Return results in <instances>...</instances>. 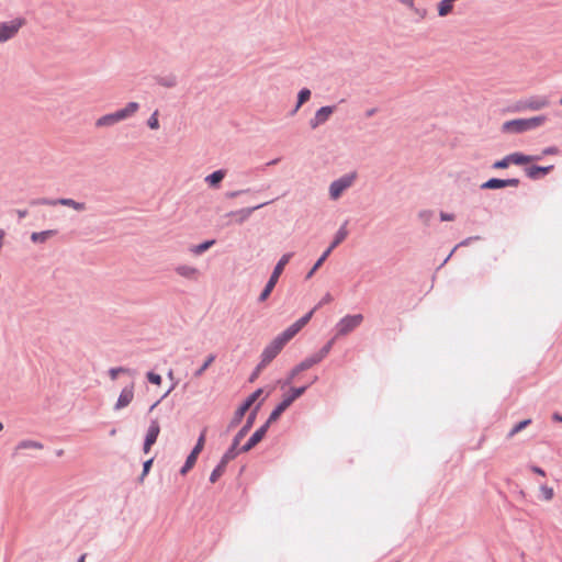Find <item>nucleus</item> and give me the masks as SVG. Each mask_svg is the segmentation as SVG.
<instances>
[{
    "instance_id": "27",
    "label": "nucleus",
    "mask_w": 562,
    "mask_h": 562,
    "mask_svg": "<svg viewBox=\"0 0 562 562\" xmlns=\"http://www.w3.org/2000/svg\"><path fill=\"white\" fill-rule=\"evenodd\" d=\"M273 423H269V418L262 424L255 432L249 437L256 445H258L266 437L270 426Z\"/></svg>"
},
{
    "instance_id": "11",
    "label": "nucleus",
    "mask_w": 562,
    "mask_h": 562,
    "mask_svg": "<svg viewBox=\"0 0 562 562\" xmlns=\"http://www.w3.org/2000/svg\"><path fill=\"white\" fill-rule=\"evenodd\" d=\"M273 201L274 200H270V201H266L263 203L257 204L255 206L244 207V209H240V210H237V211H231V212L225 214V217H234L235 218V223H237L238 225H241V224H244L250 217V215L255 211H257V210H259V209H261V207L272 203Z\"/></svg>"
},
{
    "instance_id": "59",
    "label": "nucleus",
    "mask_w": 562,
    "mask_h": 562,
    "mask_svg": "<svg viewBox=\"0 0 562 562\" xmlns=\"http://www.w3.org/2000/svg\"><path fill=\"white\" fill-rule=\"evenodd\" d=\"M430 215H431V212H429V211H422V212L419 213V216H420L422 218H425V220H428V218L430 217Z\"/></svg>"
},
{
    "instance_id": "45",
    "label": "nucleus",
    "mask_w": 562,
    "mask_h": 562,
    "mask_svg": "<svg viewBox=\"0 0 562 562\" xmlns=\"http://www.w3.org/2000/svg\"><path fill=\"white\" fill-rule=\"evenodd\" d=\"M146 378L149 383L155 384V385H160L162 382L161 375L154 371H148L146 374Z\"/></svg>"
},
{
    "instance_id": "55",
    "label": "nucleus",
    "mask_w": 562,
    "mask_h": 562,
    "mask_svg": "<svg viewBox=\"0 0 562 562\" xmlns=\"http://www.w3.org/2000/svg\"><path fill=\"white\" fill-rule=\"evenodd\" d=\"M454 217H456V216H454V214H452V213H447V212H443V211H441V212H440V220H441L442 222H450V221H453V220H454Z\"/></svg>"
},
{
    "instance_id": "51",
    "label": "nucleus",
    "mask_w": 562,
    "mask_h": 562,
    "mask_svg": "<svg viewBox=\"0 0 562 562\" xmlns=\"http://www.w3.org/2000/svg\"><path fill=\"white\" fill-rule=\"evenodd\" d=\"M559 153H560V149L557 146H549V147L543 148L539 156H541V158H542L543 156L558 155Z\"/></svg>"
},
{
    "instance_id": "41",
    "label": "nucleus",
    "mask_w": 562,
    "mask_h": 562,
    "mask_svg": "<svg viewBox=\"0 0 562 562\" xmlns=\"http://www.w3.org/2000/svg\"><path fill=\"white\" fill-rule=\"evenodd\" d=\"M528 121H529V128L531 131V130H535V128L541 126L547 121V116L538 115V116L529 117Z\"/></svg>"
},
{
    "instance_id": "62",
    "label": "nucleus",
    "mask_w": 562,
    "mask_h": 562,
    "mask_svg": "<svg viewBox=\"0 0 562 562\" xmlns=\"http://www.w3.org/2000/svg\"><path fill=\"white\" fill-rule=\"evenodd\" d=\"M552 419L562 423V415H560L559 413H554L552 415Z\"/></svg>"
},
{
    "instance_id": "10",
    "label": "nucleus",
    "mask_w": 562,
    "mask_h": 562,
    "mask_svg": "<svg viewBox=\"0 0 562 562\" xmlns=\"http://www.w3.org/2000/svg\"><path fill=\"white\" fill-rule=\"evenodd\" d=\"M356 179V173H347L339 179L333 181L329 186V196L331 200L339 199L342 193L352 186Z\"/></svg>"
},
{
    "instance_id": "32",
    "label": "nucleus",
    "mask_w": 562,
    "mask_h": 562,
    "mask_svg": "<svg viewBox=\"0 0 562 562\" xmlns=\"http://www.w3.org/2000/svg\"><path fill=\"white\" fill-rule=\"evenodd\" d=\"M198 458L199 457H196L192 453H189L184 461V464L181 467L179 473L183 476L187 475L195 465Z\"/></svg>"
},
{
    "instance_id": "37",
    "label": "nucleus",
    "mask_w": 562,
    "mask_h": 562,
    "mask_svg": "<svg viewBox=\"0 0 562 562\" xmlns=\"http://www.w3.org/2000/svg\"><path fill=\"white\" fill-rule=\"evenodd\" d=\"M30 448H35V449H43V445L40 442V441H34V440H22L19 442V445L16 446V450H20V449H30Z\"/></svg>"
},
{
    "instance_id": "35",
    "label": "nucleus",
    "mask_w": 562,
    "mask_h": 562,
    "mask_svg": "<svg viewBox=\"0 0 562 562\" xmlns=\"http://www.w3.org/2000/svg\"><path fill=\"white\" fill-rule=\"evenodd\" d=\"M312 92L308 88H302L297 93L296 109H300L311 99Z\"/></svg>"
},
{
    "instance_id": "16",
    "label": "nucleus",
    "mask_w": 562,
    "mask_h": 562,
    "mask_svg": "<svg viewBox=\"0 0 562 562\" xmlns=\"http://www.w3.org/2000/svg\"><path fill=\"white\" fill-rule=\"evenodd\" d=\"M554 169V166L553 165H549V166H540V165H531V166H528L526 167L524 170H525V175L527 178L531 179V180H539L543 177H546L547 175L551 173Z\"/></svg>"
},
{
    "instance_id": "2",
    "label": "nucleus",
    "mask_w": 562,
    "mask_h": 562,
    "mask_svg": "<svg viewBox=\"0 0 562 562\" xmlns=\"http://www.w3.org/2000/svg\"><path fill=\"white\" fill-rule=\"evenodd\" d=\"M310 385L302 386H292L289 392L283 394L282 400L277 406L271 411L269 415V423H276L280 419L281 415L305 392L308 390Z\"/></svg>"
},
{
    "instance_id": "56",
    "label": "nucleus",
    "mask_w": 562,
    "mask_h": 562,
    "mask_svg": "<svg viewBox=\"0 0 562 562\" xmlns=\"http://www.w3.org/2000/svg\"><path fill=\"white\" fill-rule=\"evenodd\" d=\"M529 469H530V471H531V472H533L535 474H538V475H541V476H546V475H547V474H546V471H544L542 468L538 467V465L531 464V465L529 467Z\"/></svg>"
},
{
    "instance_id": "12",
    "label": "nucleus",
    "mask_w": 562,
    "mask_h": 562,
    "mask_svg": "<svg viewBox=\"0 0 562 562\" xmlns=\"http://www.w3.org/2000/svg\"><path fill=\"white\" fill-rule=\"evenodd\" d=\"M237 456L233 453V450H226L222 456L217 465L213 469L210 475V482L216 483L220 477L225 473L227 464L233 461Z\"/></svg>"
},
{
    "instance_id": "5",
    "label": "nucleus",
    "mask_w": 562,
    "mask_h": 562,
    "mask_svg": "<svg viewBox=\"0 0 562 562\" xmlns=\"http://www.w3.org/2000/svg\"><path fill=\"white\" fill-rule=\"evenodd\" d=\"M263 393V389L259 387L256 391H254L251 394H249L236 408L233 418L227 425V429L225 434L229 432L234 428H236L244 419L246 413L250 409V407L256 403V401L259 398V396Z\"/></svg>"
},
{
    "instance_id": "31",
    "label": "nucleus",
    "mask_w": 562,
    "mask_h": 562,
    "mask_svg": "<svg viewBox=\"0 0 562 562\" xmlns=\"http://www.w3.org/2000/svg\"><path fill=\"white\" fill-rule=\"evenodd\" d=\"M331 252H329L327 249L321 255V257L315 261L313 267L310 269V271L306 273L305 279H311L316 271L324 265L326 259L329 257Z\"/></svg>"
},
{
    "instance_id": "61",
    "label": "nucleus",
    "mask_w": 562,
    "mask_h": 562,
    "mask_svg": "<svg viewBox=\"0 0 562 562\" xmlns=\"http://www.w3.org/2000/svg\"><path fill=\"white\" fill-rule=\"evenodd\" d=\"M457 249H454V247L452 248V250L450 251V254L446 257V259L443 260V262L441 263L440 267H442L443 265H446L448 262V260L451 258V256L453 255V252L456 251Z\"/></svg>"
},
{
    "instance_id": "54",
    "label": "nucleus",
    "mask_w": 562,
    "mask_h": 562,
    "mask_svg": "<svg viewBox=\"0 0 562 562\" xmlns=\"http://www.w3.org/2000/svg\"><path fill=\"white\" fill-rule=\"evenodd\" d=\"M520 184V180L518 178H508L505 179V187H518Z\"/></svg>"
},
{
    "instance_id": "34",
    "label": "nucleus",
    "mask_w": 562,
    "mask_h": 562,
    "mask_svg": "<svg viewBox=\"0 0 562 562\" xmlns=\"http://www.w3.org/2000/svg\"><path fill=\"white\" fill-rule=\"evenodd\" d=\"M438 15L443 18L450 14L453 10V4L449 0H441L437 4Z\"/></svg>"
},
{
    "instance_id": "14",
    "label": "nucleus",
    "mask_w": 562,
    "mask_h": 562,
    "mask_svg": "<svg viewBox=\"0 0 562 562\" xmlns=\"http://www.w3.org/2000/svg\"><path fill=\"white\" fill-rule=\"evenodd\" d=\"M160 434V425L157 419H151L147 432L145 435L143 451L149 453L151 447L156 443Z\"/></svg>"
},
{
    "instance_id": "64",
    "label": "nucleus",
    "mask_w": 562,
    "mask_h": 562,
    "mask_svg": "<svg viewBox=\"0 0 562 562\" xmlns=\"http://www.w3.org/2000/svg\"><path fill=\"white\" fill-rule=\"evenodd\" d=\"M86 557H87V553L81 554V555L78 558L77 562H85Z\"/></svg>"
},
{
    "instance_id": "3",
    "label": "nucleus",
    "mask_w": 562,
    "mask_h": 562,
    "mask_svg": "<svg viewBox=\"0 0 562 562\" xmlns=\"http://www.w3.org/2000/svg\"><path fill=\"white\" fill-rule=\"evenodd\" d=\"M293 255V252H286L279 259L269 277V280L258 296L259 303H263L269 299L279 281L280 276L283 273L285 266L289 263Z\"/></svg>"
},
{
    "instance_id": "21",
    "label": "nucleus",
    "mask_w": 562,
    "mask_h": 562,
    "mask_svg": "<svg viewBox=\"0 0 562 562\" xmlns=\"http://www.w3.org/2000/svg\"><path fill=\"white\" fill-rule=\"evenodd\" d=\"M226 176L225 169H218L210 173L205 177V182L209 184L210 188L217 189L221 186V182Z\"/></svg>"
},
{
    "instance_id": "25",
    "label": "nucleus",
    "mask_w": 562,
    "mask_h": 562,
    "mask_svg": "<svg viewBox=\"0 0 562 562\" xmlns=\"http://www.w3.org/2000/svg\"><path fill=\"white\" fill-rule=\"evenodd\" d=\"M175 270L179 276L189 280H196L199 276V270L196 268L187 265L178 266Z\"/></svg>"
},
{
    "instance_id": "13",
    "label": "nucleus",
    "mask_w": 562,
    "mask_h": 562,
    "mask_svg": "<svg viewBox=\"0 0 562 562\" xmlns=\"http://www.w3.org/2000/svg\"><path fill=\"white\" fill-rule=\"evenodd\" d=\"M502 132L507 134H521L530 131L528 119H514L503 123Z\"/></svg>"
},
{
    "instance_id": "6",
    "label": "nucleus",
    "mask_w": 562,
    "mask_h": 562,
    "mask_svg": "<svg viewBox=\"0 0 562 562\" xmlns=\"http://www.w3.org/2000/svg\"><path fill=\"white\" fill-rule=\"evenodd\" d=\"M261 404H262V401L259 402L251 409V412L248 414V416L246 418L245 424L241 426V428L234 436V438L232 440V443L227 448V450H233V453H235L236 456H238V447H239L241 440L247 436V434L250 431V429L252 428V426H254V424L256 422V417H257V414H258V412H259V409L261 407Z\"/></svg>"
},
{
    "instance_id": "46",
    "label": "nucleus",
    "mask_w": 562,
    "mask_h": 562,
    "mask_svg": "<svg viewBox=\"0 0 562 562\" xmlns=\"http://www.w3.org/2000/svg\"><path fill=\"white\" fill-rule=\"evenodd\" d=\"M31 205H55V200L48 198H37L30 201Z\"/></svg>"
},
{
    "instance_id": "42",
    "label": "nucleus",
    "mask_w": 562,
    "mask_h": 562,
    "mask_svg": "<svg viewBox=\"0 0 562 562\" xmlns=\"http://www.w3.org/2000/svg\"><path fill=\"white\" fill-rule=\"evenodd\" d=\"M292 339V337H290L285 330H283L281 334H279L273 340L276 342V345H278L279 347H281L282 349L284 348V346Z\"/></svg>"
},
{
    "instance_id": "4",
    "label": "nucleus",
    "mask_w": 562,
    "mask_h": 562,
    "mask_svg": "<svg viewBox=\"0 0 562 562\" xmlns=\"http://www.w3.org/2000/svg\"><path fill=\"white\" fill-rule=\"evenodd\" d=\"M139 109V104L137 102H128L123 109H120L113 113L105 114L99 117L95 122L97 127H108L117 124L124 120H127L133 114H135Z\"/></svg>"
},
{
    "instance_id": "60",
    "label": "nucleus",
    "mask_w": 562,
    "mask_h": 562,
    "mask_svg": "<svg viewBox=\"0 0 562 562\" xmlns=\"http://www.w3.org/2000/svg\"><path fill=\"white\" fill-rule=\"evenodd\" d=\"M457 249H454V247L452 248V250L450 251V254L446 257V259L443 260V262L441 263L440 267H442L443 265H446L448 262V260L451 258V256L453 255V252L456 251Z\"/></svg>"
},
{
    "instance_id": "33",
    "label": "nucleus",
    "mask_w": 562,
    "mask_h": 562,
    "mask_svg": "<svg viewBox=\"0 0 562 562\" xmlns=\"http://www.w3.org/2000/svg\"><path fill=\"white\" fill-rule=\"evenodd\" d=\"M216 243L215 239H206L198 245H195L191 251L194 254V255H202L204 254L205 251H207L214 244Z\"/></svg>"
},
{
    "instance_id": "18",
    "label": "nucleus",
    "mask_w": 562,
    "mask_h": 562,
    "mask_svg": "<svg viewBox=\"0 0 562 562\" xmlns=\"http://www.w3.org/2000/svg\"><path fill=\"white\" fill-rule=\"evenodd\" d=\"M314 312H315V308H312L310 312H307L305 315H303L301 318H299L296 322H294L291 326H289L285 329V333L293 339L301 331V329L305 325H307V323L311 321Z\"/></svg>"
},
{
    "instance_id": "38",
    "label": "nucleus",
    "mask_w": 562,
    "mask_h": 562,
    "mask_svg": "<svg viewBox=\"0 0 562 562\" xmlns=\"http://www.w3.org/2000/svg\"><path fill=\"white\" fill-rule=\"evenodd\" d=\"M269 363L263 362V359L261 358L260 362L256 366L254 371L251 372L248 381L250 383H254L258 376L260 375L261 371L268 366Z\"/></svg>"
},
{
    "instance_id": "23",
    "label": "nucleus",
    "mask_w": 562,
    "mask_h": 562,
    "mask_svg": "<svg viewBox=\"0 0 562 562\" xmlns=\"http://www.w3.org/2000/svg\"><path fill=\"white\" fill-rule=\"evenodd\" d=\"M347 222H345L340 228L336 232L334 239L330 245L327 247V250L331 252L337 246H339L348 236V231L346 228Z\"/></svg>"
},
{
    "instance_id": "24",
    "label": "nucleus",
    "mask_w": 562,
    "mask_h": 562,
    "mask_svg": "<svg viewBox=\"0 0 562 562\" xmlns=\"http://www.w3.org/2000/svg\"><path fill=\"white\" fill-rule=\"evenodd\" d=\"M154 80L157 85L165 88H175L178 85V78L175 74H169L167 76H154Z\"/></svg>"
},
{
    "instance_id": "1",
    "label": "nucleus",
    "mask_w": 562,
    "mask_h": 562,
    "mask_svg": "<svg viewBox=\"0 0 562 562\" xmlns=\"http://www.w3.org/2000/svg\"><path fill=\"white\" fill-rule=\"evenodd\" d=\"M336 337L329 339L317 352L314 355L305 358L303 361H301L299 364H296L294 368L291 369L288 376L283 381H279L281 384V387H285L290 385L296 375H299L301 372L306 371L311 369L313 366L319 363L325 359L328 353L330 352L334 344H335Z\"/></svg>"
},
{
    "instance_id": "57",
    "label": "nucleus",
    "mask_w": 562,
    "mask_h": 562,
    "mask_svg": "<svg viewBox=\"0 0 562 562\" xmlns=\"http://www.w3.org/2000/svg\"><path fill=\"white\" fill-rule=\"evenodd\" d=\"M16 214H18L19 218L22 220L27 216L29 211L27 210H16Z\"/></svg>"
},
{
    "instance_id": "39",
    "label": "nucleus",
    "mask_w": 562,
    "mask_h": 562,
    "mask_svg": "<svg viewBox=\"0 0 562 562\" xmlns=\"http://www.w3.org/2000/svg\"><path fill=\"white\" fill-rule=\"evenodd\" d=\"M401 2L414 10L415 13L419 15V18L424 19L426 16L427 10L425 8L416 7L414 0H401Z\"/></svg>"
},
{
    "instance_id": "8",
    "label": "nucleus",
    "mask_w": 562,
    "mask_h": 562,
    "mask_svg": "<svg viewBox=\"0 0 562 562\" xmlns=\"http://www.w3.org/2000/svg\"><path fill=\"white\" fill-rule=\"evenodd\" d=\"M25 24L26 20L24 18H15L11 21L0 22V43L13 38Z\"/></svg>"
},
{
    "instance_id": "50",
    "label": "nucleus",
    "mask_w": 562,
    "mask_h": 562,
    "mask_svg": "<svg viewBox=\"0 0 562 562\" xmlns=\"http://www.w3.org/2000/svg\"><path fill=\"white\" fill-rule=\"evenodd\" d=\"M251 189H243V190H236V191H227L225 193V198L227 199H235L241 194L249 193Z\"/></svg>"
},
{
    "instance_id": "26",
    "label": "nucleus",
    "mask_w": 562,
    "mask_h": 562,
    "mask_svg": "<svg viewBox=\"0 0 562 562\" xmlns=\"http://www.w3.org/2000/svg\"><path fill=\"white\" fill-rule=\"evenodd\" d=\"M55 205H64V206L72 207L74 210L79 211V212L86 210V204L83 202H77L69 198L56 199Z\"/></svg>"
},
{
    "instance_id": "7",
    "label": "nucleus",
    "mask_w": 562,
    "mask_h": 562,
    "mask_svg": "<svg viewBox=\"0 0 562 562\" xmlns=\"http://www.w3.org/2000/svg\"><path fill=\"white\" fill-rule=\"evenodd\" d=\"M549 105V100L543 95H533L529 99L518 100L512 108L513 112H522L526 110L539 111Z\"/></svg>"
},
{
    "instance_id": "52",
    "label": "nucleus",
    "mask_w": 562,
    "mask_h": 562,
    "mask_svg": "<svg viewBox=\"0 0 562 562\" xmlns=\"http://www.w3.org/2000/svg\"><path fill=\"white\" fill-rule=\"evenodd\" d=\"M479 239H481V236L468 237V238L463 239L462 241H460L459 244H457L454 246V249H458L459 247L469 246L473 240H479Z\"/></svg>"
},
{
    "instance_id": "28",
    "label": "nucleus",
    "mask_w": 562,
    "mask_h": 562,
    "mask_svg": "<svg viewBox=\"0 0 562 562\" xmlns=\"http://www.w3.org/2000/svg\"><path fill=\"white\" fill-rule=\"evenodd\" d=\"M504 188H506L505 179H501V178H491L480 186V189H482V190H498V189H504Z\"/></svg>"
},
{
    "instance_id": "29",
    "label": "nucleus",
    "mask_w": 562,
    "mask_h": 562,
    "mask_svg": "<svg viewBox=\"0 0 562 562\" xmlns=\"http://www.w3.org/2000/svg\"><path fill=\"white\" fill-rule=\"evenodd\" d=\"M206 431H207L206 427L202 429V431L200 432V436L198 437V440H196L194 447L192 448V450L190 451V453H192L196 457L200 456V453L203 451L204 446H205Z\"/></svg>"
},
{
    "instance_id": "20",
    "label": "nucleus",
    "mask_w": 562,
    "mask_h": 562,
    "mask_svg": "<svg viewBox=\"0 0 562 562\" xmlns=\"http://www.w3.org/2000/svg\"><path fill=\"white\" fill-rule=\"evenodd\" d=\"M282 348L276 345L274 340H272L268 346L265 347L261 358L263 362L270 363L280 352Z\"/></svg>"
},
{
    "instance_id": "49",
    "label": "nucleus",
    "mask_w": 562,
    "mask_h": 562,
    "mask_svg": "<svg viewBox=\"0 0 562 562\" xmlns=\"http://www.w3.org/2000/svg\"><path fill=\"white\" fill-rule=\"evenodd\" d=\"M541 492L543 494V498L546 501H551L554 496V492L552 487H549L548 485H541Z\"/></svg>"
},
{
    "instance_id": "47",
    "label": "nucleus",
    "mask_w": 562,
    "mask_h": 562,
    "mask_svg": "<svg viewBox=\"0 0 562 562\" xmlns=\"http://www.w3.org/2000/svg\"><path fill=\"white\" fill-rule=\"evenodd\" d=\"M154 458H150L143 463V471L139 476V481L143 482L144 477L149 473L151 467H153Z\"/></svg>"
},
{
    "instance_id": "15",
    "label": "nucleus",
    "mask_w": 562,
    "mask_h": 562,
    "mask_svg": "<svg viewBox=\"0 0 562 562\" xmlns=\"http://www.w3.org/2000/svg\"><path fill=\"white\" fill-rule=\"evenodd\" d=\"M337 106L336 105H325V106H322L319 108L314 117H312L308 122L310 124V127L312 130H315L317 128L319 125L326 123L329 117L334 114V112L336 111Z\"/></svg>"
},
{
    "instance_id": "44",
    "label": "nucleus",
    "mask_w": 562,
    "mask_h": 562,
    "mask_svg": "<svg viewBox=\"0 0 562 562\" xmlns=\"http://www.w3.org/2000/svg\"><path fill=\"white\" fill-rule=\"evenodd\" d=\"M147 126L150 130H158L159 128V120H158V111L157 110L147 120Z\"/></svg>"
},
{
    "instance_id": "58",
    "label": "nucleus",
    "mask_w": 562,
    "mask_h": 562,
    "mask_svg": "<svg viewBox=\"0 0 562 562\" xmlns=\"http://www.w3.org/2000/svg\"><path fill=\"white\" fill-rule=\"evenodd\" d=\"M376 112H378V109H376V108L369 109V110H367V111H366V116H367V117H371V116H373Z\"/></svg>"
},
{
    "instance_id": "22",
    "label": "nucleus",
    "mask_w": 562,
    "mask_h": 562,
    "mask_svg": "<svg viewBox=\"0 0 562 562\" xmlns=\"http://www.w3.org/2000/svg\"><path fill=\"white\" fill-rule=\"evenodd\" d=\"M57 229H47L42 232H33L31 234V241L34 244H44L46 243L50 237L57 235Z\"/></svg>"
},
{
    "instance_id": "48",
    "label": "nucleus",
    "mask_w": 562,
    "mask_h": 562,
    "mask_svg": "<svg viewBox=\"0 0 562 562\" xmlns=\"http://www.w3.org/2000/svg\"><path fill=\"white\" fill-rule=\"evenodd\" d=\"M257 445L249 438L241 447H238V454L252 450Z\"/></svg>"
},
{
    "instance_id": "9",
    "label": "nucleus",
    "mask_w": 562,
    "mask_h": 562,
    "mask_svg": "<svg viewBox=\"0 0 562 562\" xmlns=\"http://www.w3.org/2000/svg\"><path fill=\"white\" fill-rule=\"evenodd\" d=\"M363 321L362 314L346 315L336 325V336H346L355 330Z\"/></svg>"
},
{
    "instance_id": "19",
    "label": "nucleus",
    "mask_w": 562,
    "mask_h": 562,
    "mask_svg": "<svg viewBox=\"0 0 562 562\" xmlns=\"http://www.w3.org/2000/svg\"><path fill=\"white\" fill-rule=\"evenodd\" d=\"M510 159V164H514L516 166H524L530 162H536L541 160V156H535V155H526L520 151H515L508 155Z\"/></svg>"
},
{
    "instance_id": "53",
    "label": "nucleus",
    "mask_w": 562,
    "mask_h": 562,
    "mask_svg": "<svg viewBox=\"0 0 562 562\" xmlns=\"http://www.w3.org/2000/svg\"><path fill=\"white\" fill-rule=\"evenodd\" d=\"M333 300H334V297L331 296V294H330V293H326V294L322 297V300L319 301V303L314 307V308H315V311H316L319 306H323V305H325V304L330 303Z\"/></svg>"
},
{
    "instance_id": "30",
    "label": "nucleus",
    "mask_w": 562,
    "mask_h": 562,
    "mask_svg": "<svg viewBox=\"0 0 562 562\" xmlns=\"http://www.w3.org/2000/svg\"><path fill=\"white\" fill-rule=\"evenodd\" d=\"M531 424H532V419L531 418H526V419H522V420L518 422L508 431V434L506 436V439H512L515 435H517L518 432L522 431L524 429H526Z\"/></svg>"
},
{
    "instance_id": "40",
    "label": "nucleus",
    "mask_w": 562,
    "mask_h": 562,
    "mask_svg": "<svg viewBox=\"0 0 562 562\" xmlns=\"http://www.w3.org/2000/svg\"><path fill=\"white\" fill-rule=\"evenodd\" d=\"M120 373L131 374L132 370L125 367H115L109 370V376L111 380H116Z\"/></svg>"
},
{
    "instance_id": "43",
    "label": "nucleus",
    "mask_w": 562,
    "mask_h": 562,
    "mask_svg": "<svg viewBox=\"0 0 562 562\" xmlns=\"http://www.w3.org/2000/svg\"><path fill=\"white\" fill-rule=\"evenodd\" d=\"M510 165V159H509V156H505L504 158L499 159V160H496L493 165H492V168L493 169H506L508 168Z\"/></svg>"
},
{
    "instance_id": "36",
    "label": "nucleus",
    "mask_w": 562,
    "mask_h": 562,
    "mask_svg": "<svg viewBox=\"0 0 562 562\" xmlns=\"http://www.w3.org/2000/svg\"><path fill=\"white\" fill-rule=\"evenodd\" d=\"M216 356L211 353L206 357L205 361L203 362V364L194 372V376L195 378H199L201 376L205 371L206 369L214 362Z\"/></svg>"
},
{
    "instance_id": "17",
    "label": "nucleus",
    "mask_w": 562,
    "mask_h": 562,
    "mask_svg": "<svg viewBox=\"0 0 562 562\" xmlns=\"http://www.w3.org/2000/svg\"><path fill=\"white\" fill-rule=\"evenodd\" d=\"M134 398V383H131L130 385L125 386L120 395L119 398L114 405V411H120L128 406Z\"/></svg>"
},
{
    "instance_id": "63",
    "label": "nucleus",
    "mask_w": 562,
    "mask_h": 562,
    "mask_svg": "<svg viewBox=\"0 0 562 562\" xmlns=\"http://www.w3.org/2000/svg\"><path fill=\"white\" fill-rule=\"evenodd\" d=\"M280 160H281V158L272 159V160L268 161V162L266 164V166H268V167H269V166H274V165H277Z\"/></svg>"
}]
</instances>
